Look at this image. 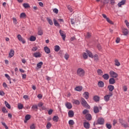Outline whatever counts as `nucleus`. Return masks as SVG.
<instances>
[{
    "instance_id": "13d9d810",
    "label": "nucleus",
    "mask_w": 129,
    "mask_h": 129,
    "mask_svg": "<svg viewBox=\"0 0 129 129\" xmlns=\"http://www.w3.org/2000/svg\"><path fill=\"white\" fill-rule=\"evenodd\" d=\"M44 104L42 102H40L38 104V107H42Z\"/></svg>"
},
{
    "instance_id": "2eb2a0df",
    "label": "nucleus",
    "mask_w": 129,
    "mask_h": 129,
    "mask_svg": "<svg viewBox=\"0 0 129 129\" xmlns=\"http://www.w3.org/2000/svg\"><path fill=\"white\" fill-rule=\"evenodd\" d=\"M14 55H15V51L13 49H11L9 52V58H12V57H14Z\"/></svg>"
},
{
    "instance_id": "0eeeda50",
    "label": "nucleus",
    "mask_w": 129,
    "mask_h": 129,
    "mask_svg": "<svg viewBox=\"0 0 129 129\" xmlns=\"http://www.w3.org/2000/svg\"><path fill=\"white\" fill-rule=\"evenodd\" d=\"M126 2V1L125 0H122L120 2H119L118 4V7H119V8H121V6H123L124 5H125Z\"/></svg>"
},
{
    "instance_id": "6e6d98bb",
    "label": "nucleus",
    "mask_w": 129,
    "mask_h": 129,
    "mask_svg": "<svg viewBox=\"0 0 129 129\" xmlns=\"http://www.w3.org/2000/svg\"><path fill=\"white\" fill-rule=\"evenodd\" d=\"M97 48L98 49L99 51H100V50H101L102 49L101 45H100V44H98L97 46Z\"/></svg>"
},
{
    "instance_id": "4468645a",
    "label": "nucleus",
    "mask_w": 129,
    "mask_h": 129,
    "mask_svg": "<svg viewBox=\"0 0 129 129\" xmlns=\"http://www.w3.org/2000/svg\"><path fill=\"white\" fill-rule=\"evenodd\" d=\"M122 33H123L124 36H127V35H128L129 31L127 30V29L124 28L122 30Z\"/></svg>"
},
{
    "instance_id": "dca6fc26",
    "label": "nucleus",
    "mask_w": 129,
    "mask_h": 129,
    "mask_svg": "<svg viewBox=\"0 0 129 129\" xmlns=\"http://www.w3.org/2000/svg\"><path fill=\"white\" fill-rule=\"evenodd\" d=\"M66 106L68 109H71V108H72V104L69 102L66 103Z\"/></svg>"
},
{
    "instance_id": "473e14b6",
    "label": "nucleus",
    "mask_w": 129,
    "mask_h": 129,
    "mask_svg": "<svg viewBox=\"0 0 129 129\" xmlns=\"http://www.w3.org/2000/svg\"><path fill=\"white\" fill-rule=\"evenodd\" d=\"M59 50H60V46H59V45H55L54 46V51L55 52H58Z\"/></svg>"
},
{
    "instance_id": "cd10ccee",
    "label": "nucleus",
    "mask_w": 129,
    "mask_h": 129,
    "mask_svg": "<svg viewBox=\"0 0 129 129\" xmlns=\"http://www.w3.org/2000/svg\"><path fill=\"white\" fill-rule=\"evenodd\" d=\"M20 18L21 19H26L27 18V15L25 13H22L20 14Z\"/></svg>"
},
{
    "instance_id": "5fc2aeb1",
    "label": "nucleus",
    "mask_w": 129,
    "mask_h": 129,
    "mask_svg": "<svg viewBox=\"0 0 129 129\" xmlns=\"http://www.w3.org/2000/svg\"><path fill=\"white\" fill-rule=\"evenodd\" d=\"M64 58L66 60H68V59L69 58V54H68V53H66L64 55Z\"/></svg>"
},
{
    "instance_id": "4d7b16f0",
    "label": "nucleus",
    "mask_w": 129,
    "mask_h": 129,
    "mask_svg": "<svg viewBox=\"0 0 129 129\" xmlns=\"http://www.w3.org/2000/svg\"><path fill=\"white\" fill-rule=\"evenodd\" d=\"M13 23L15 25H17L18 24V21H17V19L16 18H13Z\"/></svg>"
},
{
    "instance_id": "c85d7f7f",
    "label": "nucleus",
    "mask_w": 129,
    "mask_h": 129,
    "mask_svg": "<svg viewBox=\"0 0 129 129\" xmlns=\"http://www.w3.org/2000/svg\"><path fill=\"white\" fill-rule=\"evenodd\" d=\"M73 103H74L75 104H76L77 105H79V104H80V101H79L78 100L74 99L73 100Z\"/></svg>"
},
{
    "instance_id": "393cba45",
    "label": "nucleus",
    "mask_w": 129,
    "mask_h": 129,
    "mask_svg": "<svg viewBox=\"0 0 129 129\" xmlns=\"http://www.w3.org/2000/svg\"><path fill=\"white\" fill-rule=\"evenodd\" d=\"M86 52L87 53L89 57L90 58H93V54H92V52H90L89 50H86Z\"/></svg>"
},
{
    "instance_id": "3c124183",
    "label": "nucleus",
    "mask_w": 129,
    "mask_h": 129,
    "mask_svg": "<svg viewBox=\"0 0 129 129\" xmlns=\"http://www.w3.org/2000/svg\"><path fill=\"white\" fill-rule=\"evenodd\" d=\"M106 126L107 128L110 129V128H111L112 126H111V124H110L106 123Z\"/></svg>"
},
{
    "instance_id": "49530a36",
    "label": "nucleus",
    "mask_w": 129,
    "mask_h": 129,
    "mask_svg": "<svg viewBox=\"0 0 129 129\" xmlns=\"http://www.w3.org/2000/svg\"><path fill=\"white\" fill-rule=\"evenodd\" d=\"M32 109L33 110L36 109L38 110V105H33L32 106Z\"/></svg>"
},
{
    "instance_id": "4be33fe9",
    "label": "nucleus",
    "mask_w": 129,
    "mask_h": 129,
    "mask_svg": "<svg viewBox=\"0 0 129 129\" xmlns=\"http://www.w3.org/2000/svg\"><path fill=\"white\" fill-rule=\"evenodd\" d=\"M102 77L105 80H108L109 75L108 74H105L102 76Z\"/></svg>"
},
{
    "instance_id": "39448f33",
    "label": "nucleus",
    "mask_w": 129,
    "mask_h": 129,
    "mask_svg": "<svg viewBox=\"0 0 129 129\" xmlns=\"http://www.w3.org/2000/svg\"><path fill=\"white\" fill-rule=\"evenodd\" d=\"M17 38L19 41H20V42H22L23 44L26 43V40H25V39L22 37V35H21V34H18L17 35Z\"/></svg>"
},
{
    "instance_id": "e433bc0d",
    "label": "nucleus",
    "mask_w": 129,
    "mask_h": 129,
    "mask_svg": "<svg viewBox=\"0 0 129 129\" xmlns=\"http://www.w3.org/2000/svg\"><path fill=\"white\" fill-rule=\"evenodd\" d=\"M36 40V37L34 36H31L30 38V41L31 42H34V41Z\"/></svg>"
},
{
    "instance_id": "a211bd4d",
    "label": "nucleus",
    "mask_w": 129,
    "mask_h": 129,
    "mask_svg": "<svg viewBox=\"0 0 129 129\" xmlns=\"http://www.w3.org/2000/svg\"><path fill=\"white\" fill-rule=\"evenodd\" d=\"M83 95L86 99H88L89 98V93H88V92H85Z\"/></svg>"
},
{
    "instance_id": "5701e85b",
    "label": "nucleus",
    "mask_w": 129,
    "mask_h": 129,
    "mask_svg": "<svg viewBox=\"0 0 129 129\" xmlns=\"http://www.w3.org/2000/svg\"><path fill=\"white\" fill-rule=\"evenodd\" d=\"M109 84H114L115 83V80L114 78H111L109 80Z\"/></svg>"
},
{
    "instance_id": "774afa93",
    "label": "nucleus",
    "mask_w": 129,
    "mask_h": 129,
    "mask_svg": "<svg viewBox=\"0 0 129 129\" xmlns=\"http://www.w3.org/2000/svg\"><path fill=\"white\" fill-rule=\"evenodd\" d=\"M121 125H123L124 127H127V123H123Z\"/></svg>"
},
{
    "instance_id": "1a4fd4ad",
    "label": "nucleus",
    "mask_w": 129,
    "mask_h": 129,
    "mask_svg": "<svg viewBox=\"0 0 129 129\" xmlns=\"http://www.w3.org/2000/svg\"><path fill=\"white\" fill-rule=\"evenodd\" d=\"M84 126L85 128H87V129L90 128V124L88 122H84Z\"/></svg>"
},
{
    "instance_id": "c03bdc74",
    "label": "nucleus",
    "mask_w": 129,
    "mask_h": 129,
    "mask_svg": "<svg viewBox=\"0 0 129 129\" xmlns=\"http://www.w3.org/2000/svg\"><path fill=\"white\" fill-rule=\"evenodd\" d=\"M2 112H3L4 113H7V112H8V110H7V108H6V107H4L2 108Z\"/></svg>"
},
{
    "instance_id": "09e8293b",
    "label": "nucleus",
    "mask_w": 129,
    "mask_h": 129,
    "mask_svg": "<svg viewBox=\"0 0 129 129\" xmlns=\"http://www.w3.org/2000/svg\"><path fill=\"white\" fill-rule=\"evenodd\" d=\"M89 112V110H87V109H84L83 111V114L85 115L87 113H88Z\"/></svg>"
},
{
    "instance_id": "864d4df0",
    "label": "nucleus",
    "mask_w": 129,
    "mask_h": 129,
    "mask_svg": "<svg viewBox=\"0 0 129 129\" xmlns=\"http://www.w3.org/2000/svg\"><path fill=\"white\" fill-rule=\"evenodd\" d=\"M53 13H54L55 14H58V13L59 12V10H58L57 9L55 8L53 10Z\"/></svg>"
},
{
    "instance_id": "b1692460",
    "label": "nucleus",
    "mask_w": 129,
    "mask_h": 129,
    "mask_svg": "<svg viewBox=\"0 0 129 129\" xmlns=\"http://www.w3.org/2000/svg\"><path fill=\"white\" fill-rule=\"evenodd\" d=\"M100 100V97H99V96H98L96 95L93 97V100H94V101H95L96 102L99 101Z\"/></svg>"
},
{
    "instance_id": "a19ab883",
    "label": "nucleus",
    "mask_w": 129,
    "mask_h": 129,
    "mask_svg": "<svg viewBox=\"0 0 129 129\" xmlns=\"http://www.w3.org/2000/svg\"><path fill=\"white\" fill-rule=\"evenodd\" d=\"M23 7L25 9H28V8H30V5H29V4L24 3V4H23Z\"/></svg>"
},
{
    "instance_id": "6e6552de",
    "label": "nucleus",
    "mask_w": 129,
    "mask_h": 129,
    "mask_svg": "<svg viewBox=\"0 0 129 129\" xmlns=\"http://www.w3.org/2000/svg\"><path fill=\"white\" fill-rule=\"evenodd\" d=\"M44 50L46 54H50L51 52V50L49 48V47H48V46H45L44 47Z\"/></svg>"
},
{
    "instance_id": "f03ea898",
    "label": "nucleus",
    "mask_w": 129,
    "mask_h": 129,
    "mask_svg": "<svg viewBox=\"0 0 129 129\" xmlns=\"http://www.w3.org/2000/svg\"><path fill=\"white\" fill-rule=\"evenodd\" d=\"M81 104L86 108L90 109V106L87 103V102L83 98H81Z\"/></svg>"
},
{
    "instance_id": "79ce46f5",
    "label": "nucleus",
    "mask_w": 129,
    "mask_h": 129,
    "mask_svg": "<svg viewBox=\"0 0 129 129\" xmlns=\"http://www.w3.org/2000/svg\"><path fill=\"white\" fill-rule=\"evenodd\" d=\"M88 54L86 53V52H84L83 54V57L84 59H87L88 58V55H87Z\"/></svg>"
},
{
    "instance_id": "f704fd0d",
    "label": "nucleus",
    "mask_w": 129,
    "mask_h": 129,
    "mask_svg": "<svg viewBox=\"0 0 129 129\" xmlns=\"http://www.w3.org/2000/svg\"><path fill=\"white\" fill-rule=\"evenodd\" d=\"M42 65H43V62L40 61L37 64V67H38V68L41 69L42 68Z\"/></svg>"
},
{
    "instance_id": "338daca9",
    "label": "nucleus",
    "mask_w": 129,
    "mask_h": 129,
    "mask_svg": "<svg viewBox=\"0 0 129 129\" xmlns=\"http://www.w3.org/2000/svg\"><path fill=\"white\" fill-rule=\"evenodd\" d=\"M0 95L1 96H4L5 95V92L3 91H0Z\"/></svg>"
},
{
    "instance_id": "423d86ee",
    "label": "nucleus",
    "mask_w": 129,
    "mask_h": 129,
    "mask_svg": "<svg viewBox=\"0 0 129 129\" xmlns=\"http://www.w3.org/2000/svg\"><path fill=\"white\" fill-rule=\"evenodd\" d=\"M59 34L60 36L62 37V40L63 41H65V38H66V35L65 34V32L61 30H59Z\"/></svg>"
},
{
    "instance_id": "f257e3e1",
    "label": "nucleus",
    "mask_w": 129,
    "mask_h": 129,
    "mask_svg": "<svg viewBox=\"0 0 129 129\" xmlns=\"http://www.w3.org/2000/svg\"><path fill=\"white\" fill-rule=\"evenodd\" d=\"M77 74L80 77H83L85 74V71L82 68H79L77 71Z\"/></svg>"
},
{
    "instance_id": "052dcab7",
    "label": "nucleus",
    "mask_w": 129,
    "mask_h": 129,
    "mask_svg": "<svg viewBox=\"0 0 129 129\" xmlns=\"http://www.w3.org/2000/svg\"><path fill=\"white\" fill-rule=\"evenodd\" d=\"M3 86L4 87V88H8V85H7V83H3Z\"/></svg>"
},
{
    "instance_id": "72a5a7b5",
    "label": "nucleus",
    "mask_w": 129,
    "mask_h": 129,
    "mask_svg": "<svg viewBox=\"0 0 129 129\" xmlns=\"http://www.w3.org/2000/svg\"><path fill=\"white\" fill-rule=\"evenodd\" d=\"M5 104L6 107L9 108V109H11V105H10V104H9V103L8 102H7V101H5Z\"/></svg>"
},
{
    "instance_id": "4c0bfd02",
    "label": "nucleus",
    "mask_w": 129,
    "mask_h": 129,
    "mask_svg": "<svg viewBox=\"0 0 129 129\" xmlns=\"http://www.w3.org/2000/svg\"><path fill=\"white\" fill-rule=\"evenodd\" d=\"M93 58H94V61H98V55L97 54H95L94 56H93Z\"/></svg>"
},
{
    "instance_id": "9d476101",
    "label": "nucleus",
    "mask_w": 129,
    "mask_h": 129,
    "mask_svg": "<svg viewBox=\"0 0 129 129\" xmlns=\"http://www.w3.org/2000/svg\"><path fill=\"white\" fill-rule=\"evenodd\" d=\"M85 117L87 120H91V119H92V117L91 116V114L89 113L86 114Z\"/></svg>"
},
{
    "instance_id": "7c9ffc66",
    "label": "nucleus",
    "mask_w": 129,
    "mask_h": 129,
    "mask_svg": "<svg viewBox=\"0 0 129 129\" xmlns=\"http://www.w3.org/2000/svg\"><path fill=\"white\" fill-rule=\"evenodd\" d=\"M53 23L56 27H60V24H59V23L57 22V20H56V19H53Z\"/></svg>"
},
{
    "instance_id": "f8f14e48",
    "label": "nucleus",
    "mask_w": 129,
    "mask_h": 129,
    "mask_svg": "<svg viewBox=\"0 0 129 129\" xmlns=\"http://www.w3.org/2000/svg\"><path fill=\"white\" fill-rule=\"evenodd\" d=\"M94 113H98L99 112V108L97 106H94L93 108Z\"/></svg>"
},
{
    "instance_id": "58836bf2",
    "label": "nucleus",
    "mask_w": 129,
    "mask_h": 129,
    "mask_svg": "<svg viewBox=\"0 0 129 129\" xmlns=\"http://www.w3.org/2000/svg\"><path fill=\"white\" fill-rule=\"evenodd\" d=\"M97 72L98 75H102V74L103 73V72L102 71V70L100 69L97 70Z\"/></svg>"
},
{
    "instance_id": "6ab92c4d",
    "label": "nucleus",
    "mask_w": 129,
    "mask_h": 129,
    "mask_svg": "<svg viewBox=\"0 0 129 129\" xmlns=\"http://www.w3.org/2000/svg\"><path fill=\"white\" fill-rule=\"evenodd\" d=\"M68 114L69 117H73V116H74V111H73V110H70L68 112Z\"/></svg>"
},
{
    "instance_id": "aec40b11",
    "label": "nucleus",
    "mask_w": 129,
    "mask_h": 129,
    "mask_svg": "<svg viewBox=\"0 0 129 129\" xmlns=\"http://www.w3.org/2000/svg\"><path fill=\"white\" fill-rule=\"evenodd\" d=\"M33 56L35 57V58H40L41 57V53L39 52H36L34 53Z\"/></svg>"
},
{
    "instance_id": "7ed1b4c3",
    "label": "nucleus",
    "mask_w": 129,
    "mask_h": 129,
    "mask_svg": "<svg viewBox=\"0 0 129 129\" xmlns=\"http://www.w3.org/2000/svg\"><path fill=\"white\" fill-rule=\"evenodd\" d=\"M96 124H104V119L102 117L99 118L97 120Z\"/></svg>"
},
{
    "instance_id": "de8ad7c7",
    "label": "nucleus",
    "mask_w": 129,
    "mask_h": 129,
    "mask_svg": "<svg viewBox=\"0 0 129 129\" xmlns=\"http://www.w3.org/2000/svg\"><path fill=\"white\" fill-rule=\"evenodd\" d=\"M74 123H75V122L73 120H70L69 121V124L71 125H73V124H74Z\"/></svg>"
},
{
    "instance_id": "680f3d73",
    "label": "nucleus",
    "mask_w": 129,
    "mask_h": 129,
    "mask_svg": "<svg viewBox=\"0 0 129 129\" xmlns=\"http://www.w3.org/2000/svg\"><path fill=\"white\" fill-rule=\"evenodd\" d=\"M119 42H120V38L119 37H117L116 39V43H117V44H118Z\"/></svg>"
},
{
    "instance_id": "ddd939ff",
    "label": "nucleus",
    "mask_w": 129,
    "mask_h": 129,
    "mask_svg": "<svg viewBox=\"0 0 129 129\" xmlns=\"http://www.w3.org/2000/svg\"><path fill=\"white\" fill-rule=\"evenodd\" d=\"M25 120H24V122L26 123L28 120L31 119V115L30 114H27L25 116Z\"/></svg>"
},
{
    "instance_id": "37998d69",
    "label": "nucleus",
    "mask_w": 129,
    "mask_h": 129,
    "mask_svg": "<svg viewBox=\"0 0 129 129\" xmlns=\"http://www.w3.org/2000/svg\"><path fill=\"white\" fill-rule=\"evenodd\" d=\"M115 66L118 67L120 65V63H119V62H118V60H117V59L115 60Z\"/></svg>"
},
{
    "instance_id": "69168bd1",
    "label": "nucleus",
    "mask_w": 129,
    "mask_h": 129,
    "mask_svg": "<svg viewBox=\"0 0 129 129\" xmlns=\"http://www.w3.org/2000/svg\"><path fill=\"white\" fill-rule=\"evenodd\" d=\"M71 22L72 25H75V21H74V19H71Z\"/></svg>"
},
{
    "instance_id": "603ef678",
    "label": "nucleus",
    "mask_w": 129,
    "mask_h": 129,
    "mask_svg": "<svg viewBox=\"0 0 129 129\" xmlns=\"http://www.w3.org/2000/svg\"><path fill=\"white\" fill-rule=\"evenodd\" d=\"M30 129H36V126L35 125V124H32L30 126Z\"/></svg>"
},
{
    "instance_id": "2f4dec72",
    "label": "nucleus",
    "mask_w": 129,
    "mask_h": 129,
    "mask_svg": "<svg viewBox=\"0 0 129 129\" xmlns=\"http://www.w3.org/2000/svg\"><path fill=\"white\" fill-rule=\"evenodd\" d=\"M18 109H20V110L23 109V108H24V105H23V104L18 103Z\"/></svg>"
},
{
    "instance_id": "8fccbe9b",
    "label": "nucleus",
    "mask_w": 129,
    "mask_h": 129,
    "mask_svg": "<svg viewBox=\"0 0 129 129\" xmlns=\"http://www.w3.org/2000/svg\"><path fill=\"white\" fill-rule=\"evenodd\" d=\"M5 77H6V78H7V79L9 81H10V80H11V77H10V76L8 74H5Z\"/></svg>"
},
{
    "instance_id": "a878e982",
    "label": "nucleus",
    "mask_w": 129,
    "mask_h": 129,
    "mask_svg": "<svg viewBox=\"0 0 129 129\" xmlns=\"http://www.w3.org/2000/svg\"><path fill=\"white\" fill-rule=\"evenodd\" d=\"M46 20L50 26H53V21H52L51 19H50L49 17H47Z\"/></svg>"
},
{
    "instance_id": "0e129e2a",
    "label": "nucleus",
    "mask_w": 129,
    "mask_h": 129,
    "mask_svg": "<svg viewBox=\"0 0 129 129\" xmlns=\"http://www.w3.org/2000/svg\"><path fill=\"white\" fill-rule=\"evenodd\" d=\"M53 112V109H50L49 111H48V114L49 115H51V114H52Z\"/></svg>"
},
{
    "instance_id": "ea45409f",
    "label": "nucleus",
    "mask_w": 129,
    "mask_h": 129,
    "mask_svg": "<svg viewBox=\"0 0 129 129\" xmlns=\"http://www.w3.org/2000/svg\"><path fill=\"white\" fill-rule=\"evenodd\" d=\"M51 126H52V124L50 122H47V124L46 125V128L47 129H50Z\"/></svg>"
},
{
    "instance_id": "a18cd8bd",
    "label": "nucleus",
    "mask_w": 129,
    "mask_h": 129,
    "mask_svg": "<svg viewBox=\"0 0 129 129\" xmlns=\"http://www.w3.org/2000/svg\"><path fill=\"white\" fill-rule=\"evenodd\" d=\"M2 124L3 125V126H5L6 129H9V127H8V125H7V124H6L4 122H1Z\"/></svg>"
},
{
    "instance_id": "9b49d317",
    "label": "nucleus",
    "mask_w": 129,
    "mask_h": 129,
    "mask_svg": "<svg viewBox=\"0 0 129 129\" xmlns=\"http://www.w3.org/2000/svg\"><path fill=\"white\" fill-rule=\"evenodd\" d=\"M109 91L112 92V91H113V90H114V86L111 85H109L107 87Z\"/></svg>"
},
{
    "instance_id": "c9c22d12",
    "label": "nucleus",
    "mask_w": 129,
    "mask_h": 129,
    "mask_svg": "<svg viewBox=\"0 0 129 129\" xmlns=\"http://www.w3.org/2000/svg\"><path fill=\"white\" fill-rule=\"evenodd\" d=\"M75 89L76 91H81V90H82V87L78 86L76 87Z\"/></svg>"
},
{
    "instance_id": "c756f323",
    "label": "nucleus",
    "mask_w": 129,
    "mask_h": 129,
    "mask_svg": "<svg viewBox=\"0 0 129 129\" xmlns=\"http://www.w3.org/2000/svg\"><path fill=\"white\" fill-rule=\"evenodd\" d=\"M52 119L53 121H55V122H58L59 117L58 116H54Z\"/></svg>"
},
{
    "instance_id": "f3484780",
    "label": "nucleus",
    "mask_w": 129,
    "mask_h": 129,
    "mask_svg": "<svg viewBox=\"0 0 129 129\" xmlns=\"http://www.w3.org/2000/svg\"><path fill=\"white\" fill-rule=\"evenodd\" d=\"M43 30H42V28H41V27H39L38 29V36H42V35H43Z\"/></svg>"
},
{
    "instance_id": "412c9836",
    "label": "nucleus",
    "mask_w": 129,
    "mask_h": 129,
    "mask_svg": "<svg viewBox=\"0 0 129 129\" xmlns=\"http://www.w3.org/2000/svg\"><path fill=\"white\" fill-rule=\"evenodd\" d=\"M98 85L99 87H104V83L102 81L98 82Z\"/></svg>"
},
{
    "instance_id": "20e7f679",
    "label": "nucleus",
    "mask_w": 129,
    "mask_h": 129,
    "mask_svg": "<svg viewBox=\"0 0 129 129\" xmlns=\"http://www.w3.org/2000/svg\"><path fill=\"white\" fill-rule=\"evenodd\" d=\"M109 74L111 77H112V78H117V77L118 76V75H117V74H116V73L114 72L113 71H110Z\"/></svg>"
},
{
    "instance_id": "bf43d9fd",
    "label": "nucleus",
    "mask_w": 129,
    "mask_h": 129,
    "mask_svg": "<svg viewBox=\"0 0 129 129\" xmlns=\"http://www.w3.org/2000/svg\"><path fill=\"white\" fill-rule=\"evenodd\" d=\"M119 122H120L122 125L123 123H124V121H123L122 119L120 118L119 119Z\"/></svg>"
},
{
    "instance_id": "bb28decb",
    "label": "nucleus",
    "mask_w": 129,
    "mask_h": 129,
    "mask_svg": "<svg viewBox=\"0 0 129 129\" xmlns=\"http://www.w3.org/2000/svg\"><path fill=\"white\" fill-rule=\"evenodd\" d=\"M110 98V97H109V96L107 95L104 96V99L105 101H106V102H107V101H109Z\"/></svg>"
},
{
    "instance_id": "e2e57ef3",
    "label": "nucleus",
    "mask_w": 129,
    "mask_h": 129,
    "mask_svg": "<svg viewBox=\"0 0 129 129\" xmlns=\"http://www.w3.org/2000/svg\"><path fill=\"white\" fill-rule=\"evenodd\" d=\"M125 24L127 27L129 28V22L127 20H125Z\"/></svg>"
}]
</instances>
